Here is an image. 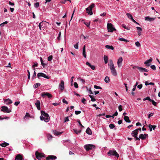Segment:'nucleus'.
<instances>
[{"label": "nucleus", "instance_id": "obj_62", "mask_svg": "<svg viewBox=\"0 0 160 160\" xmlns=\"http://www.w3.org/2000/svg\"><path fill=\"white\" fill-rule=\"evenodd\" d=\"M135 138V141H140V138L139 137V138H138L137 137V136H136V137H134Z\"/></svg>", "mask_w": 160, "mask_h": 160}, {"label": "nucleus", "instance_id": "obj_44", "mask_svg": "<svg viewBox=\"0 0 160 160\" xmlns=\"http://www.w3.org/2000/svg\"><path fill=\"white\" fill-rule=\"evenodd\" d=\"M39 2H37L34 3V6L36 8H38L39 6Z\"/></svg>", "mask_w": 160, "mask_h": 160}, {"label": "nucleus", "instance_id": "obj_39", "mask_svg": "<svg viewBox=\"0 0 160 160\" xmlns=\"http://www.w3.org/2000/svg\"><path fill=\"white\" fill-rule=\"evenodd\" d=\"M119 39L121 41H124L126 42H128V40L123 38H120Z\"/></svg>", "mask_w": 160, "mask_h": 160}, {"label": "nucleus", "instance_id": "obj_29", "mask_svg": "<svg viewBox=\"0 0 160 160\" xmlns=\"http://www.w3.org/2000/svg\"><path fill=\"white\" fill-rule=\"evenodd\" d=\"M105 82L107 83H108L110 82V79L109 77L108 76L105 77L104 79Z\"/></svg>", "mask_w": 160, "mask_h": 160}, {"label": "nucleus", "instance_id": "obj_61", "mask_svg": "<svg viewBox=\"0 0 160 160\" xmlns=\"http://www.w3.org/2000/svg\"><path fill=\"white\" fill-rule=\"evenodd\" d=\"M81 113L80 111H75V113L76 115L78 114Z\"/></svg>", "mask_w": 160, "mask_h": 160}, {"label": "nucleus", "instance_id": "obj_7", "mask_svg": "<svg viewBox=\"0 0 160 160\" xmlns=\"http://www.w3.org/2000/svg\"><path fill=\"white\" fill-rule=\"evenodd\" d=\"M122 58L121 57H120L118 59L117 61V65L118 68H120L122 66Z\"/></svg>", "mask_w": 160, "mask_h": 160}, {"label": "nucleus", "instance_id": "obj_3", "mask_svg": "<svg viewBox=\"0 0 160 160\" xmlns=\"http://www.w3.org/2000/svg\"><path fill=\"white\" fill-rule=\"evenodd\" d=\"M108 155L109 156H115L118 158L119 157V154L117 152L113 149L110 150L107 153Z\"/></svg>", "mask_w": 160, "mask_h": 160}, {"label": "nucleus", "instance_id": "obj_17", "mask_svg": "<svg viewBox=\"0 0 160 160\" xmlns=\"http://www.w3.org/2000/svg\"><path fill=\"white\" fill-rule=\"evenodd\" d=\"M86 64L88 65L89 67H90L92 70H94L95 69V66L94 65H92L88 62H86Z\"/></svg>", "mask_w": 160, "mask_h": 160}, {"label": "nucleus", "instance_id": "obj_54", "mask_svg": "<svg viewBox=\"0 0 160 160\" xmlns=\"http://www.w3.org/2000/svg\"><path fill=\"white\" fill-rule=\"evenodd\" d=\"M136 28L138 32H141L142 30V28L140 27H137Z\"/></svg>", "mask_w": 160, "mask_h": 160}, {"label": "nucleus", "instance_id": "obj_49", "mask_svg": "<svg viewBox=\"0 0 160 160\" xmlns=\"http://www.w3.org/2000/svg\"><path fill=\"white\" fill-rule=\"evenodd\" d=\"M151 102H152V104H153L154 106H156L157 104V102H155L154 100H152L151 101Z\"/></svg>", "mask_w": 160, "mask_h": 160}, {"label": "nucleus", "instance_id": "obj_38", "mask_svg": "<svg viewBox=\"0 0 160 160\" xmlns=\"http://www.w3.org/2000/svg\"><path fill=\"white\" fill-rule=\"evenodd\" d=\"M73 130H74V132L76 134H78V133H80L81 132V130H80L78 131V130H77L76 129H73Z\"/></svg>", "mask_w": 160, "mask_h": 160}, {"label": "nucleus", "instance_id": "obj_28", "mask_svg": "<svg viewBox=\"0 0 160 160\" xmlns=\"http://www.w3.org/2000/svg\"><path fill=\"white\" fill-rule=\"evenodd\" d=\"M53 132L54 134L56 135H60L62 133V132H59L56 130H53Z\"/></svg>", "mask_w": 160, "mask_h": 160}, {"label": "nucleus", "instance_id": "obj_30", "mask_svg": "<svg viewBox=\"0 0 160 160\" xmlns=\"http://www.w3.org/2000/svg\"><path fill=\"white\" fill-rule=\"evenodd\" d=\"M43 73L42 72H39L37 74V76L38 77V79L40 78V77H43Z\"/></svg>", "mask_w": 160, "mask_h": 160}, {"label": "nucleus", "instance_id": "obj_63", "mask_svg": "<svg viewBox=\"0 0 160 160\" xmlns=\"http://www.w3.org/2000/svg\"><path fill=\"white\" fill-rule=\"evenodd\" d=\"M69 121V118L68 117H67L65 118L64 119V122H66Z\"/></svg>", "mask_w": 160, "mask_h": 160}, {"label": "nucleus", "instance_id": "obj_9", "mask_svg": "<svg viewBox=\"0 0 160 160\" xmlns=\"http://www.w3.org/2000/svg\"><path fill=\"white\" fill-rule=\"evenodd\" d=\"M59 88L61 90L63 91L64 89V82L63 81H61L60 83Z\"/></svg>", "mask_w": 160, "mask_h": 160}, {"label": "nucleus", "instance_id": "obj_53", "mask_svg": "<svg viewBox=\"0 0 160 160\" xmlns=\"http://www.w3.org/2000/svg\"><path fill=\"white\" fill-rule=\"evenodd\" d=\"M118 113L116 111L115 113L112 116V118H114V116H116L118 115Z\"/></svg>", "mask_w": 160, "mask_h": 160}, {"label": "nucleus", "instance_id": "obj_23", "mask_svg": "<svg viewBox=\"0 0 160 160\" xmlns=\"http://www.w3.org/2000/svg\"><path fill=\"white\" fill-rule=\"evenodd\" d=\"M125 121L127 122H131L130 120L129 119L128 117L127 116H125L124 117Z\"/></svg>", "mask_w": 160, "mask_h": 160}, {"label": "nucleus", "instance_id": "obj_59", "mask_svg": "<svg viewBox=\"0 0 160 160\" xmlns=\"http://www.w3.org/2000/svg\"><path fill=\"white\" fill-rule=\"evenodd\" d=\"M82 55H83V57L85 58H86V52H85V51H82Z\"/></svg>", "mask_w": 160, "mask_h": 160}, {"label": "nucleus", "instance_id": "obj_37", "mask_svg": "<svg viewBox=\"0 0 160 160\" xmlns=\"http://www.w3.org/2000/svg\"><path fill=\"white\" fill-rule=\"evenodd\" d=\"M138 82H137L136 84L133 86V88L132 89V91H135V90L136 88V87H137V85H138Z\"/></svg>", "mask_w": 160, "mask_h": 160}, {"label": "nucleus", "instance_id": "obj_15", "mask_svg": "<svg viewBox=\"0 0 160 160\" xmlns=\"http://www.w3.org/2000/svg\"><path fill=\"white\" fill-rule=\"evenodd\" d=\"M4 103L6 104H9L12 102V100L9 98L4 100Z\"/></svg>", "mask_w": 160, "mask_h": 160}, {"label": "nucleus", "instance_id": "obj_45", "mask_svg": "<svg viewBox=\"0 0 160 160\" xmlns=\"http://www.w3.org/2000/svg\"><path fill=\"white\" fill-rule=\"evenodd\" d=\"M36 75V73L35 72V71L34 70V73H33V75L32 76V79H34V78L35 77Z\"/></svg>", "mask_w": 160, "mask_h": 160}, {"label": "nucleus", "instance_id": "obj_64", "mask_svg": "<svg viewBox=\"0 0 160 160\" xmlns=\"http://www.w3.org/2000/svg\"><path fill=\"white\" fill-rule=\"evenodd\" d=\"M62 102L63 103H65L66 104H68V102H67L64 98L62 99Z\"/></svg>", "mask_w": 160, "mask_h": 160}, {"label": "nucleus", "instance_id": "obj_60", "mask_svg": "<svg viewBox=\"0 0 160 160\" xmlns=\"http://www.w3.org/2000/svg\"><path fill=\"white\" fill-rule=\"evenodd\" d=\"M74 78V77L73 76L72 77H71V85H72V84L73 83V78Z\"/></svg>", "mask_w": 160, "mask_h": 160}, {"label": "nucleus", "instance_id": "obj_36", "mask_svg": "<svg viewBox=\"0 0 160 160\" xmlns=\"http://www.w3.org/2000/svg\"><path fill=\"white\" fill-rule=\"evenodd\" d=\"M41 84L40 83H37L35 84L34 86V88H36L38 87L39 86H40V85Z\"/></svg>", "mask_w": 160, "mask_h": 160}, {"label": "nucleus", "instance_id": "obj_55", "mask_svg": "<svg viewBox=\"0 0 160 160\" xmlns=\"http://www.w3.org/2000/svg\"><path fill=\"white\" fill-rule=\"evenodd\" d=\"M142 87V84L138 85L137 86V88L139 89H141Z\"/></svg>", "mask_w": 160, "mask_h": 160}, {"label": "nucleus", "instance_id": "obj_21", "mask_svg": "<svg viewBox=\"0 0 160 160\" xmlns=\"http://www.w3.org/2000/svg\"><path fill=\"white\" fill-rule=\"evenodd\" d=\"M86 132L89 135H91L92 134L91 130L89 128H88L86 131Z\"/></svg>", "mask_w": 160, "mask_h": 160}, {"label": "nucleus", "instance_id": "obj_47", "mask_svg": "<svg viewBox=\"0 0 160 160\" xmlns=\"http://www.w3.org/2000/svg\"><path fill=\"white\" fill-rule=\"evenodd\" d=\"M135 45L138 47H139L141 46L140 43L138 41L136 42H135Z\"/></svg>", "mask_w": 160, "mask_h": 160}, {"label": "nucleus", "instance_id": "obj_33", "mask_svg": "<svg viewBox=\"0 0 160 160\" xmlns=\"http://www.w3.org/2000/svg\"><path fill=\"white\" fill-rule=\"evenodd\" d=\"M1 110H9L8 108L6 106H3L1 107Z\"/></svg>", "mask_w": 160, "mask_h": 160}, {"label": "nucleus", "instance_id": "obj_57", "mask_svg": "<svg viewBox=\"0 0 160 160\" xmlns=\"http://www.w3.org/2000/svg\"><path fill=\"white\" fill-rule=\"evenodd\" d=\"M74 87L76 88H78V85L77 84V83L76 82H75L74 83Z\"/></svg>", "mask_w": 160, "mask_h": 160}, {"label": "nucleus", "instance_id": "obj_34", "mask_svg": "<svg viewBox=\"0 0 160 160\" xmlns=\"http://www.w3.org/2000/svg\"><path fill=\"white\" fill-rule=\"evenodd\" d=\"M95 6V4L94 3H92L88 8H89L91 9L92 10V9Z\"/></svg>", "mask_w": 160, "mask_h": 160}, {"label": "nucleus", "instance_id": "obj_16", "mask_svg": "<svg viewBox=\"0 0 160 160\" xmlns=\"http://www.w3.org/2000/svg\"><path fill=\"white\" fill-rule=\"evenodd\" d=\"M40 102L39 100H37L35 103V105L37 107L38 110H40Z\"/></svg>", "mask_w": 160, "mask_h": 160}, {"label": "nucleus", "instance_id": "obj_18", "mask_svg": "<svg viewBox=\"0 0 160 160\" xmlns=\"http://www.w3.org/2000/svg\"><path fill=\"white\" fill-rule=\"evenodd\" d=\"M138 133V132H137V130H135L132 131V135L133 137H136L137 136Z\"/></svg>", "mask_w": 160, "mask_h": 160}, {"label": "nucleus", "instance_id": "obj_8", "mask_svg": "<svg viewBox=\"0 0 160 160\" xmlns=\"http://www.w3.org/2000/svg\"><path fill=\"white\" fill-rule=\"evenodd\" d=\"M42 97L44 98L47 96L48 98H50L52 97V95L50 93L48 92H43L41 93Z\"/></svg>", "mask_w": 160, "mask_h": 160}, {"label": "nucleus", "instance_id": "obj_48", "mask_svg": "<svg viewBox=\"0 0 160 160\" xmlns=\"http://www.w3.org/2000/svg\"><path fill=\"white\" fill-rule=\"evenodd\" d=\"M122 26L123 28H125L128 30H129L130 29V28L127 27L126 26L125 24H122Z\"/></svg>", "mask_w": 160, "mask_h": 160}, {"label": "nucleus", "instance_id": "obj_50", "mask_svg": "<svg viewBox=\"0 0 160 160\" xmlns=\"http://www.w3.org/2000/svg\"><path fill=\"white\" fill-rule=\"evenodd\" d=\"M40 59V61L41 62V64L43 66V67H44L45 66V64L44 63H43V60H42V58L41 57Z\"/></svg>", "mask_w": 160, "mask_h": 160}, {"label": "nucleus", "instance_id": "obj_35", "mask_svg": "<svg viewBox=\"0 0 160 160\" xmlns=\"http://www.w3.org/2000/svg\"><path fill=\"white\" fill-rule=\"evenodd\" d=\"M43 77L45 78H47V79H50V77L48 75H46V74L43 73Z\"/></svg>", "mask_w": 160, "mask_h": 160}, {"label": "nucleus", "instance_id": "obj_46", "mask_svg": "<svg viewBox=\"0 0 160 160\" xmlns=\"http://www.w3.org/2000/svg\"><path fill=\"white\" fill-rule=\"evenodd\" d=\"M94 88H95V89H102V88L101 87L97 86L96 85H95L94 86Z\"/></svg>", "mask_w": 160, "mask_h": 160}, {"label": "nucleus", "instance_id": "obj_43", "mask_svg": "<svg viewBox=\"0 0 160 160\" xmlns=\"http://www.w3.org/2000/svg\"><path fill=\"white\" fill-rule=\"evenodd\" d=\"M52 58H53V57L52 55L49 56L48 57V61H51L52 60Z\"/></svg>", "mask_w": 160, "mask_h": 160}, {"label": "nucleus", "instance_id": "obj_51", "mask_svg": "<svg viewBox=\"0 0 160 160\" xmlns=\"http://www.w3.org/2000/svg\"><path fill=\"white\" fill-rule=\"evenodd\" d=\"M74 47L76 49H78V42H77V43L74 45Z\"/></svg>", "mask_w": 160, "mask_h": 160}, {"label": "nucleus", "instance_id": "obj_41", "mask_svg": "<svg viewBox=\"0 0 160 160\" xmlns=\"http://www.w3.org/2000/svg\"><path fill=\"white\" fill-rule=\"evenodd\" d=\"M109 127L111 129H112L115 127V125L113 124H110L109 125Z\"/></svg>", "mask_w": 160, "mask_h": 160}, {"label": "nucleus", "instance_id": "obj_10", "mask_svg": "<svg viewBox=\"0 0 160 160\" xmlns=\"http://www.w3.org/2000/svg\"><path fill=\"white\" fill-rule=\"evenodd\" d=\"M57 158L56 156L54 155H49L46 158V160H49L50 159L53 160L56 159Z\"/></svg>", "mask_w": 160, "mask_h": 160}, {"label": "nucleus", "instance_id": "obj_5", "mask_svg": "<svg viewBox=\"0 0 160 160\" xmlns=\"http://www.w3.org/2000/svg\"><path fill=\"white\" fill-rule=\"evenodd\" d=\"M84 147L87 151H88L92 148H95L94 145L90 144H86L84 145Z\"/></svg>", "mask_w": 160, "mask_h": 160}, {"label": "nucleus", "instance_id": "obj_40", "mask_svg": "<svg viewBox=\"0 0 160 160\" xmlns=\"http://www.w3.org/2000/svg\"><path fill=\"white\" fill-rule=\"evenodd\" d=\"M38 66V63L37 62H36V63H35L32 66V68H33V70H35V67H37Z\"/></svg>", "mask_w": 160, "mask_h": 160}, {"label": "nucleus", "instance_id": "obj_2", "mask_svg": "<svg viewBox=\"0 0 160 160\" xmlns=\"http://www.w3.org/2000/svg\"><path fill=\"white\" fill-rule=\"evenodd\" d=\"M41 116L40 117L41 120H44L46 122H48L50 118L48 114L46 113L44 111H41Z\"/></svg>", "mask_w": 160, "mask_h": 160}, {"label": "nucleus", "instance_id": "obj_52", "mask_svg": "<svg viewBox=\"0 0 160 160\" xmlns=\"http://www.w3.org/2000/svg\"><path fill=\"white\" fill-rule=\"evenodd\" d=\"M77 122L79 123V125L81 126L82 127L84 128V126L82 125L79 120H78Z\"/></svg>", "mask_w": 160, "mask_h": 160}, {"label": "nucleus", "instance_id": "obj_25", "mask_svg": "<svg viewBox=\"0 0 160 160\" xmlns=\"http://www.w3.org/2000/svg\"><path fill=\"white\" fill-rule=\"evenodd\" d=\"M82 22L88 27H89L90 25V22H86L84 20H82Z\"/></svg>", "mask_w": 160, "mask_h": 160}, {"label": "nucleus", "instance_id": "obj_20", "mask_svg": "<svg viewBox=\"0 0 160 160\" xmlns=\"http://www.w3.org/2000/svg\"><path fill=\"white\" fill-rule=\"evenodd\" d=\"M45 25V23L44 21L40 22L38 25V27L40 30H42V28H43V26Z\"/></svg>", "mask_w": 160, "mask_h": 160}, {"label": "nucleus", "instance_id": "obj_12", "mask_svg": "<svg viewBox=\"0 0 160 160\" xmlns=\"http://www.w3.org/2000/svg\"><path fill=\"white\" fill-rule=\"evenodd\" d=\"M148 134H141L139 136V138L142 140H145L146 138L147 137H148Z\"/></svg>", "mask_w": 160, "mask_h": 160}, {"label": "nucleus", "instance_id": "obj_19", "mask_svg": "<svg viewBox=\"0 0 160 160\" xmlns=\"http://www.w3.org/2000/svg\"><path fill=\"white\" fill-rule=\"evenodd\" d=\"M86 10L87 11V13H88L89 15H91L93 13L92 10L91 9H90L88 8H87L86 9Z\"/></svg>", "mask_w": 160, "mask_h": 160}, {"label": "nucleus", "instance_id": "obj_4", "mask_svg": "<svg viewBox=\"0 0 160 160\" xmlns=\"http://www.w3.org/2000/svg\"><path fill=\"white\" fill-rule=\"evenodd\" d=\"M36 158L38 160H40L42 158L46 157L45 154L43 153L39 152L36 151L35 153Z\"/></svg>", "mask_w": 160, "mask_h": 160}, {"label": "nucleus", "instance_id": "obj_32", "mask_svg": "<svg viewBox=\"0 0 160 160\" xmlns=\"http://www.w3.org/2000/svg\"><path fill=\"white\" fill-rule=\"evenodd\" d=\"M48 139V140H50L52 139V138H53L52 136V135L50 134H48L47 135Z\"/></svg>", "mask_w": 160, "mask_h": 160}, {"label": "nucleus", "instance_id": "obj_31", "mask_svg": "<svg viewBox=\"0 0 160 160\" xmlns=\"http://www.w3.org/2000/svg\"><path fill=\"white\" fill-rule=\"evenodd\" d=\"M126 14L129 18L131 19V20L133 19L132 16L130 13H128Z\"/></svg>", "mask_w": 160, "mask_h": 160}, {"label": "nucleus", "instance_id": "obj_56", "mask_svg": "<svg viewBox=\"0 0 160 160\" xmlns=\"http://www.w3.org/2000/svg\"><path fill=\"white\" fill-rule=\"evenodd\" d=\"M150 67L153 70H155L156 69V67L154 65L151 66Z\"/></svg>", "mask_w": 160, "mask_h": 160}, {"label": "nucleus", "instance_id": "obj_11", "mask_svg": "<svg viewBox=\"0 0 160 160\" xmlns=\"http://www.w3.org/2000/svg\"><path fill=\"white\" fill-rule=\"evenodd\" d=\"M152 58H151L150 59L146 61L144 63L145 64L146 66L148 67H149L150 66V62H151L152 61Z\"/></svg>", "mask_w": 160, "mask_h": 160}, {"label": "nucleus", "instance_id": "obj_58", "mask_svg": "<svg viewBox=\"0 0 160 160\" xmlns=\"http://www.w3.org/2000/svg\"><path fill=\"white\" fill-rule=\"evenodd\" d=\"M28 117H30V115L27 112L26 113V115L24 117L25 118H26Z\"/></svg>", "mask_w": 160, "mask_h": 160}, {"label": "nucleus", "instance_id": "obj_42", "mask_svg": "<svg viewBox=\"0 0 160 160\" xmlns=\"http://www.w3.org/2000/svg\"><path fill=\"white\" fill-rule=\"evenodd\" d=\"M78 80L81 81L83 84H84L85 83V81L83 79H82L81 78H79L78 79Z\"/></svg>", "mask_w": 160, "mask_h": 160}, {"label": "nucleus", "instance_id": "obj_1", "mask_svg": "<svg viewBox=\"0 0 160 160\" xmlns=\"http://www.w3.org/2000/svg\"><path fill=\"white\" fill-rule=\"evenodd\" d=\"M109 61V68L111 70V73L114 76H116L117 75V73L114 65L113 61L112 60L110 59V60Z\"/></svg>", "mask_w": 160, "mask_h": 160}, {"label": "nucleus", "instance_id": "obj_27", "mask_svg": "<svg viewBox=\"0 0 160 160\" xmlns=\"http://www.w3.org/2000/svg\"><path fill=\"white\" fill-rule=\"evenodd\" d=\"M105 47L106 48L108 49H111L112 50H113L114 49V48L112 46L106 45Z\"/></svg>", "mask_w": 160, "mask_h": 160}, {"label": "nucleus", "instance_id": "obj_14", "mask_svg": "<svg viewBox=\"0 0 160 160\" xmlns=\"http://www.w3.org/2000/svg\"><path fill=\"white\" fill-rule=\"evenodd\" d=\"M22 155L21 154H17L15 157V160H22Z\"/></svg>", "mask_w": 160, "mask_h": 160}, {"label": "nucleus", "instance_id": "obj_6", "mask_svg": "<svg viewBox=\"0 0 160 160\" xmlns=\"http://www.w3.org/2000/svg\"><path fill=\"white\" fill-rule=\"evenodd\" d=\"M107 28L108 31L110 32H112L114 30H115L113 25L111 23H108L107 24Z\"/></svg>", "mask_w": 160, "mask_h": 160}, {"label": "nucleus", "instance_id": "obj_22", "mask_svg": "<svg viewBox=\"0 0 160 160\" xmlns=\"http://www.w3.org/2000/svg\"><path fill=\"white\" fill-rule=\"evenodd\" d=\"M145 19L146 21H153L154 20V18H151L150 17L148 16L146 17L145 18Z\"/></svg>", "mask_w": 160, "mask_h": 160}, {"label": "nucleus", "instance_id": "obj_24", "mask_svg": "<svg viewBox=\"0 0 160 160\" xmlns=\"http://www.w3.org/2000/svg\"><path fill=\"white\" fill-rule=\"evenodd\" d=\"M9 145V144L8 143L6 142H4L0 144V145L2 147H5L7 146H8Z\"/></svg>", "mask_w": 160, "mask_h": 160}, {"label": "nucleus", "instance_id": "obj_26", "mask_svg": "<svg viewBox=\"0 0 160 160\" xmlns=\"http://www.w3.org/2000/svg\"><path fill=\"white\" fill-rule=\"evenodd\" d=\"M104 60L105 64H107L108 62V58L107 56L104 55Z\"/></svg>", "mask_w": 160, "mask_h": 160}, {"label": "nucleus", "instance_id": "obj_13", "mask_svg": "<svg viewBox=\"0 0 160 160\" xmlns=\"http://www.w3.org/2000/svg\"><path fill=\"white\" fill-rule=\"evenodd\" d=\"M138 69L141 72H148V70L143 68L138 67Z\"/></svg>", "mask_w": 160, "mask_h": 160}]
</instances>
